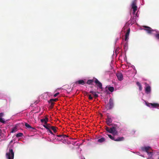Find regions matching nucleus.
<instances>
[{
	"mask_svg": "<svg viewBox=\"0 0 159 159\" xmlns=\"http://www.w3.org/2000/svg\"><path fill=\"white\" fill-rule=\"evenodd\" d=\"M141 149L143 151L147 153L148 155V157L147 159H153L152 157L153 153V150L149 146L142 147L141 148Z\"/></svg>",
	"mask_w": 159,
	"mask_h": 159,
	"instance_id": "nucleus-1",
	"label": "nucleus"
},
{
	"mask_svg": "<svg viewBox=\"0 0 159 159\" xmlns=\"http://www.w3.org/2000/svg\"><path fill=\"white\" fill-rule=\"evenodd\" d=\"M94 82L95 83L97 84V86L100 89H102V84L96 78H93V79L88 80L87 82V84H93V83Z\"/></svg>",
	"mask_w": 159,
	"mask_h": 159,
	"instance_id": "nucleus-2",
	"label": "nucleus"
},
{
	"mask_svg": "<svg viewBox=\"0 0 159 159\" xmlns=\"http://www.w3.org/2000/svg\"><path fill=\"white\" fill-rule=\"evenodd\" d=\"M14 156V152L12 149H9V152L6 154V157L8 159H13Z\"/></svg>",
	"mask_w": 159,
	"mask_h": 159,
	"instance_id": "nucleus-3",
	"label": "nucleus"
},
{
	"mask_svg": "<svg viewBox=\"0 0 159 159\" xmlns=\"http://www.w3.org/2000/svg\"><path fill=\"white\" fill-rule=\"evenodd\" d=\"M137 0H133L132 1L131 6V8L133 9V14H135L136 11L137 9Z\"/></svg>",
	"mask_w": 159,
	"mask_h": 159,
	"instance_id": "nucleus-4",
	"label": "nucleus"
},
{
	"mask_svg": "<svg viewBox=\"0 0 159 159\" xmlns=\"http://www.w3.org/2000/svg\"><path fill=\"white\" fill-rule=\"evenodd\" d=\"M41 125H43V126L46 129H48L50 128V124H47V123L48 121V120H40Z\"/></svg>",
	"mask_w": 159,
	"mask_h": 159,
	"instance_id": "nucleus-5",
	"label": "nucleus"
},
{
	"mask_svg": "<svg viewBox=\"0 0 159 159\" xmlns=\"http://www.w3.org/2000/svg\"><path fill=\"white\" fill-rule=\"evenodd\" d=\"M114 107V103L113 100L112 98H110L109 100V103H107L106 108L109 109H112Z\"/></svg>",
	"mask_w": 159,
	"mask_h": 159,
	"instance_id": "nucleus-6",
	"label": "nucleus"
},
{
	"mask_svg": "<svg viewBox=\"0 0 159 159\" xmlns=\"http://www.w3.org/2000/svg\"><path fill=\"white\" fill-rule=\"evenodd\" d=\"M109 132L112 134L114 135H117L118 134V132L116 130V128L114 127H112L110 128Z\"/></svg>",
	"mask_w": 159,
	"mask_h": 159,
	"instance_id": "nucleus-7",
	"label": "nucleus"
},
{
	"mask_svg": "<svg viewBox=\"0 0 159 159\" xmlns=\"http://www.w3.org/2000/svg\"><path fill=\"white\" fill-rule=\"evenodd\" d=\"M116 75L118 79L120 81H121L123 79V76L122 74L120 72H118L116 73Z\"/></svg>",
	"mask_w": 159,
	"mask_h": 159,
	"instance_id": "nucleus-8",
	"label": "nucleus"
},
{
	"mask_svg": "<svg viewBox=\"0 0 159 159\" xmlns=\"http://www.w3.org/2000/svg\"><path fill=\"white\" fill-rule=\"evenodd\" d=\"M143 27L145 28V29H144V30L147 31V33L149 34H151L152 32L154 31L151 28L148 26H143Z\"/></svg>",
	"mask_w": 159,
	"mask_h": 159,
	"instance_id": "nucleus-9",
	"label": "nucleus"
},
{
	"mask_svg": "<svg viewBox=\"0 0 159 159\" xmlns=\"http://www.w3.org/2000/svg\"><path fill=\"white\" fill-rule=\"evenodd\" d=\"M151 91V88L150 86L147 84L146 87H145V92L147 94H149L150 93Z\"/></svg>",
	"mask_w": 159,
	"mask_h": 159,
	"instance_id": "nucleus-10",
	"label": "nucleus"
},
{
	"mask_svg": "<svg viewBox=\"0 0 159 159\" xmlns=\"http://www.w3.org/2000/svg\"><path fill=\"white\" fill-rule=\"evenodd\" d=\"M85 84V82L83 80H80L76 81L74 83V86L75 84H81L84 85Z\"/></svg>",
	"mask_w": 159,
	"mask_h": 159,
	"instance_id": "nucleus-11",
	"label": "nucleus"
},
{
	"mask_svg": "<svg viewBox=\"0 0 159 159\" xmlns=\"http://www.w3.org/2000/svg\"><path fill=\"white\" fill-rule=\"evenodd\" d=\"M25 125L27 129L31 131H32V129L36 130V129L34 127H31L29 124L27 123H25Z\"/></svg>",
	"mask_w": 159,
	"mask_h": 159,
	"instance_id": "nucleus-12",
	"label": "nucleus"
},
{
	"mask_svg": "<svg viewBox=\"0 0 159 159\" xmlns=\"http://www.w3.org/2000/svg\"><path fill=\"white\" fill-rule=\"evenodd\" d=\"M89 93H91L93 95L95 98H98V95L97 93H100V92H96L93 91H90Z\"/></svg>",
	"mask_w": 159,
	"mask_h": 159,
	"instance_id": "nucleus-13",
	"label": "nucleus"
},
{
	"mask_svg": "<svg viewBox=\"0 0 159 159\" xmlns=\"http://www.w3.org/2000/svg\"><path fill=\"white\" fill-rule=\"evenodd\" d=\"M130 31V29L129 28L127 30V32L126 33L125 35V40H126L129 39V34Z\"/></svg>",
	"mask_w": 159,
	"mask_h": 159,
	"instance_id": "nucleus-14",
	"label": "nucleus"
},
{
	"mask_svg": "<svg viewBox=\"0 0 159 159\" xmlns=\"http://www.w3.org/2000/svg\"><path fill=\"white\" fill-rule=\"evenodd\" d=\"M124 137H118L117 138H115V139H114V141H123L124 139Z\"/></svg>",
	"mask_w": 159,
	"mask_h": 159,
	"instance_id": "nucleus-15",
	"label": "nucleus"
},
{
	"mask_svg": "<svg viewBox=\"0 0 159 159\" xmlns=\"http://www.w3.org/2000/svg\"><path fill=\"white\" fill-rule=\"evenodd\" d=\"M48 102L50 104V105L49 106L50 108L51 109L52 108L55 103L52 101H51L50 99L48 101Z\"/></svg>",
	"mask_w": 159,
	"mask_h": 159,
	"instance_id": "nucleus-16",
	"label": "nucleus"
},
{
	"mask_svg": "<svg viewBox=\"0 0 159 159\" xmlns=\"http://www.w3.org/2000/svg\"><path fill=\"white\" fill-rule=\"evenodd\" d=\"M159 105L158 103H150L149 104V106H150L154 107H156L158 106Z\"/></svg>",
	"mask_w": 159,
	"mask_h": 159,
	"instance_id": "nucleus-17",
	"label": "nucleus"
},
{
	"mask_svg": "<svg viewBox=\"0 0 159 159\" xmlns=\"http://www.w3.org/2000/svg\"><path fill=\"white\" fill-rule=\"evenodd\" d=\"M136 84L139 87V89L140 91H141L142 89V87L141 84L139 82H136Z\"/></svg>",
	"mask_w": 159,
	"mask_h": 159,
	"instance_id": "nucleus-18",
	"label": "nucleus"
},
{
	"mask_svg": "<svg viewBox=\"0 0 159 159\" xmlns=\"http://www.w3.org/2000/svg\"><path fill=\"white\" fill-rule=\"evenodd\" d=\"M50 128L53 130L54 133H55L57 132V127L54 126H51L50 127Z\"/></svg>",
	"mask_w": 159,
	"mask_h": 159,
	"instance_id": "nucleus-19",
	"label": "nucleus"
},
{
	"mask_svg": "<svg viewBox=\"0 0 159 159\" xmlns=\"http://www.w3.org/2000/svg\"><path fill=\"white\" fill-rule=\"evenodd\" d=\"M106 122L108 125H110L111 124L112 120H107Z\"/></svg>",
	"mask_w": 159,
	"mask_h": 159,
	"instance_id": "nucleus-20",
	"label": "nucleus"
},
{
	"mask_svg": "<svg viewBox=\"0 0 159 159\" xmlns=\"http://www.w3.org/2000/svg\"><path fill=\"white\" fill-rule=\"evenodd\" d=\"M105 140V138H101L98 139V142L99 143H102L104 142Z\"/></svg>",
	"mask_w": 159,
	"mask_h": 159,
	"instance_id": "nucleus-21",
	"label": "nucleus"
},
{
	"mask_svg": "<svg viewBox=\"0 0 159 159\" xmlns=\"http://www.w3.org/2000/svg\"><path fill=\"white\" fill-rule=\"evenodd\" d=\"M108 89L111 92H112L114 90V88L113 87L110 86L108 88Z\"/></svg>",
	"mask_w": 159,
	"mask_h": 159,
	"instance_id": "nucleus-22",
	"label": "nucleus"
},
{
	"mask_svg": "<svg viewBox=\"0 0 159 159\" xmlns=\"http://www.w3.org/2000/svg\"><path fill=\"white\" fill-rule=\"evenodd\" d=\"M17 131V128L15 127H14L12 129L11 133H13L16 132Z\"/></svg>",
	"mask_w": 159,
	"mask_h": 159,
	"instance_id": "nucleus-23",
	"label": "nucleus"
},
{
	"mask_svg": "<svg viewBox=\"0 0 159 159\" xmlns=\"http://www.w3.org/2000/svg\"><path fill=\"white\" fill-rule=\"evenodd\" d=\"M23 135V134L22 133H19L16 134V137L17 138H18V137H21Z\"/></svg>",
	"mask_w": 159,
	"mask_h": 159,
	"instance_id": "nucleus-24",
	"label": "nucleus"
},
{
	"mask_svg": "<svg viewBox=\"0 0 159 159\" xmlns=\"http://www.w3.org/2000/svg\"><path fill=\"white\" fill-rule=\"evenodd\" d=\"M108 136L111 140H114L115 139V137L111 136V134H108Z\"/></svg>",
	"mask_w": 159,
	"mask_h": 159,
	"instance_id": "nucleus-25",
	"label": "nucleus"
},
{
	"mask_svg": "<svg viewBox=\"0 0 159 159\" xmlns=\"http://www.w3.org/2000/svg\"><path fill=\"white\" fill-rule=\"evenodd\" d=\"M4 116V114L3 113H0V119H3L2 118V117Z\"/></svg>",
	"mask_w": 159,
	"mask_h": 159,
	"instance_id": "nucleus-26",
	"label": "nucleus"
},
{
	"mask_svg": "<svg viewBox=\"0 0 159 159\" xmlns=\"http://www.w3.org/2000/svg\"><path fill=\"white\" fill-rule=\"evenodd\" d=\"M58 100L57 98H55V99H50V101H52L54 102H56Z\"/></svg>",
	"mask_w": 159,
	"mask_h": 159,
	"instance_id": "nucleus-27",
	"label": "nucleus"
},
{
	"mask_svg": "<svg viewBox=\"0 0 159 159\" xmlns=\"http://www.w3.org/2000/svg\"><path fill=\"white\" fill-rule=\"evenodd\" d=\"M88 96H89V99H90V100H92L93 99V97H91V95L88 94Z\"/></svg>",
	"mask_w": 159,
	"mask_h": 159,
	"instance_id": "nucleus-28",
	"label": "nucleus"
},
{
	"mask_svg": "<svg viewBox=\"0 0 159 159\" xmlns=\"http://www.w3.org/2000/svg\"><path fill=\"white\" fill-rule=\"evenodd\" d=\"M48 131H49L51 134H53L52 131L51 130L50 128H49L48 129Z\"/></svg>",
	"mask_w": 159,
	"mask_h": 159,
	"instance_id": "nucleus-29",
	"label": "nucleus"
},
{
	"mask_svg": "<svg viewBox=\"0 0 159 159\" xmlns=\"http://www.w3.org/2000/svg\"><path fill=\"white\" fill-rule=\"evenodd\" d=\"M155 37L159 39V34H157L155 35Z\"/></svg>",
	"mask_w": 159,
	"mask_h": 159,
	"instance_id": "nucleus-30",
	"label": "nucleus"
},
{
	"mask_svg": "<svg viewBox=\"0 0 159 159\" xmlns=\"http://www.w3.org/2000/svg\"><path fill=\"white\" fill-rule=\"evenodd\" d=\"M59 94V93H57L55 94H54L53 95L54 97H57L58 95Z\"/></svg>",
	"mask_w": 159,
	"mask_h": 159,
	"instance_id": "nucleus-31",
	"label": "nucleus"
},
{
	"mask_svg": "<svg viewBox=\"0 0 159 159\" xmlns=\"http://www.w3.org/2000/svg\"><path fill=\"white\" fill-rule=\"evenodd\" d=\"M109 129H110V128H109V127H107V126H106V130L107 132H109Z\"/></svg>",
	"mask_w": 159,
	"mask_h": 159,
	"instance_id": "nucleus-32",
	"label": "nucleus"
},
{
	"mask_svg": "<svg viewBox=\"0 0 159 159\" xmlns=\"http://www.w3.org/2000/svg\"><path fill=\"white\" fill-rule=\"evenodd\" d=\"M0 122L3 123H4L6 122L5 120H0Z\"/></svg>",
	"mask_w": 159,
	"mask_h": 159,
	"instance_id": "nucleus-33",
	"label": "nucleus"
},
{
	"mask_svg": "<svg viewBox=\"0 0 159 159\" xmlns=\"http://www.w3.org/2000/svg\"><path fill=\"white\" fill-rule=\"evenodd\" d=\"M64 138H65L66 137H67V136L66 135H62V136Z\"/></svg>",
	"mask_w": 159,
	"mask_h": 159,
	"instance_id": "nucleus-34",
	"label": "nucleus"
},
{
	"mask_svg": "<svg viewBox=\"0 0 159 159\" xmlns=\"http://www.w3.org/2000/svg\"><path fill=\"white\" fill-rule=\"evenodd\" d=\"M57 136L58 137H62V135H61V134L57 135Z\"/></svg>",
	"mask_w": 159,
	"mask_h": 159,
	"instance_id": "nucleus-35",
	"label": "nucleus"
},
{
	"mask_svg": "<svg viewBox=\"0 0 159 159\" xmlns=\"http://www.w3.org/2000/svg\"><path fill=\"white\" fill-rule=\"evenodd\" d=\"M48 118L47 117H46L45 116V117L44 118H43V119H46V120H47V119H48Z\"/></svg>",
	"mask_w": 159,
	"mask_h": 159,
	"instance_id": "nucleus-36",
	"label": "nucleus"
},
{
	"mask_svg": "<svg viewBox=\"0 0 159 159\" xmlns=\"http://www.w3.org/2000/svg\"><path fill=\"white\" fill-rule=\"evenodd\" d=\"M13 142V141L12 140L10 142V144H11Z\"/></svg>",
	"mask_w": 159,
	"mask_h": 159,
	"instance_id": "nucleus-37",
	"label": "nucleus"
},
{
	"mask_svg": "<svg viewBox=\"0 0 159 159\" xmlns=\"http://www.w3.org/2000/svg\"><path fill=\"white\" fill-rule=\"evenodd\" d=\"M38 103V102H35V103Z\"/></svg>",
	"mask_w": 159,
	"mask_h": 159,
	"instance_id": "nucleus-38",
	"label": "nucleus"
},
{
	"mask_svg": "<svg viewBox=\"0 0 159 159\" xmlns=\"http://www.w3.org/2000/svg\"><path fill=\"white\" fill-rule=\"evenodd\" d=\"M2 131H1V129H0V132H1Z\"/></svg>",
	"mask_w": 159,
	"mask_h": 159,
	"instance_id": "nucleus-39",
	"label": "nucleus"
},
{
	"mask_svg": "<svg viewBox=\"0 0 159 159\" xmlns=\"http://www.w3.org/2000/svg\"><path fill=\"white\" fill-rule=\"evenodd\" d=\"M83 159H85V158H84Z\"/></svg>",
	"mask_w": 159,
	"mask_h": 159,
	"instance_id": "nucleus-40",
	"label": "nucleus"
},
{
	"mask_svg": "<svg viewBox=\"0 0 159 159\" xmlns=\"http://www.w3.org/2000/svg\"><path fill=\"white\" fill-rule=\"evenodd\" d=\"M158 159H159V157H158Z\"/></svg>",
	"mask_w": 159,
	"mask_h": 159,
	"instance_id": "nucleus-41",
	"label": "nucleus"
}]
</instances>
